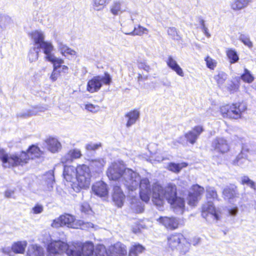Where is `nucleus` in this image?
<instances>
[{"label": "nucleus", "instance_id": "obj_1", "mask_svg": "<svg viewBox=\"0 0 256 256\" xmlns=\"http://www.w3.org/2000/svg\"><path fill=\"white\" fill-rule=\"evenodd\" d=\"M164 200L170 204L174 211L182 214L184 207L183 198L176 196V188L175 186L168 185L164 188L160 184L155 183L152 188V201L158 206H162Z\"/></svg>", "mask_w": 256, "mask_h": 256}, {"label": "nucleus", "instance_id": "obj_2", "mask_svg": "<svg viewBox=\"0 0 256 256\" xmlns=\"http://www.w3.org/2000/svg\"><path fill=\"white\" fill-rule=\"evenodd\" d=\"M74 247L61 240H54L50 242L47 246V256H56L66 252L68 256H78V252H74Z\"/></svg>", "mask_w": 256, "mask_h": 256}, {"label": "nucleus", "instance_id": "obj_3", "mask_svg": "<svg viewBox=\"0 0 256 256\" xmlns=\"http://www.w3.org/2000/svg\"><path fill=\"white\" fill-rule=\"evenodd\" d=\"M167 241V245L172 250L178 249L181 254H186L189 251L190 244L180 233L170 234L168 236Z\"/></svg>", "mask_w": 256, "mask_h": 256}, {"label": "nucleus", "instance_id": "obj_4", "mask_svg": "<svg viewBox=\"0 0 256 256\" xmlns=\"http://www.w3.org/2000/svg\"><path fill=\"white\" fill-rule=\"evenodd\" d=\"M140 176L138 173L131 168H127L125 170L120 182L130 191L136 190L140 183Z\"/></svg>", "mask_w": 256, "mask_h": 256}, {"label": "nucleus", "instance_id": "obj_5", "mask_svg": "<svg viewBox=\"0 0 256 256\" xmlns=\"http://www.w3.org/2000/svg\"><path fill=\"white\" fill-rule=\"evenodd\" d=\"M246 108V106L243 104H227L221 107L220 112L224 118L238 119L241 118L242 112Z\"/></svg>", "mask_w": 256, "mask_h": 256}, {"label": "nucleus", "instance_id": "obj_6", "mask_svg": "<svg viewBox=\"0 0 256 256\" xmlns=\"http://www.w3.org/2000/svg\"><path fill=\"white\" fill-rule=\"evenodd\" d=\"M91 176L90 170L86 165L82 164L77 166L76 179L80 188H88L90 184Z\"/></svg>", "mask_w": 256, "mask_h": 256}, {"label": "nucleus", "instance_id": "obj_7", "mask_svg": "<svg viewBox=\"0 0 256 256\" xmlns=\"http://www.w3.org/2000/svg\"><path fill=\"white\" fill-rule=\"evenodd\" d=\"M126 168L121 162H112L108 169L107 176L110 180L120 182V179H122Z\"/></svg>", "mask_w": 256, "mask_h": 256}, {"label": "nucleus", "instance_id": "obj_8", "mask_svg": "<svg viewBox=\"0 0 256 256\" xmlns=\"http://www.w3.org/2000/svg\"><path fill=\"white\" fill-rule=\"evenodd\" d=\"M41 152L40 148L36 146H32L26 152H22L18 156H17V166L26 164L30 159H34L40 156Z\"/></svg>", "mask_w": 256, "mask_h": 256}, {"label": "nucleus", "instance_id": "obj_9", "mask_svg": "<svg viewBox=\"0 0 256 256\" xmlns=\"http://www.w3.org/2000/svg\"><path fill=\"white\" fill-rule=\"evenodd\" d=\"M140 196L141 200L144 202L150 200L151 194V188L149 180L146 178H140Z\"/></svg>", "mask_w": 256, "mask_h": 256}, {"label": "nucleus", "instance_id": "obj_10", "mask_svg": "<svg viewBox=\"0 0 256 256\" xmlns=\"http://www.w3.org/2000/svg\"><path fill=\"white\" fill-rule=\"evenodd\" d=\"M74 217L70 214H66L61 216L57 219L54 220L52 226L54 228L66 226L68 228H76L74 224Z\"/></svg>", "mask_w": 256, "mask_h": 256}, {"label": "nucleus", "instance_id": "obj_11", "mask_svg": "<svg viewBox=\"0 0 256 256\" xmlns=\"http://www.w3.org/2000/svg\"><path fill=\"white\" fill-rule=\"evenodd\" d=\"M202 216L208 220H210L209 217L216 220H219L218 212L216 210L213 203L211 202H208V203L203 205Z\"/></svg>", "mask_w": 256, "mask_h": 256}, {"label": "nucleus", "instance_id": "obj_12", "mask_svg": "<svg viewBox=\"0 0 256 256\" xmlns=\"http://www.w3.org/2000/svg\"><path fill=\"white\" fill-rule=\"evenodd\" d=\"M204 192V188L198 184L194 185L188 198V204L192 206H196Z\"/></svg>", "mask_w": 256, "mask_h": 256}, {"label": "nucleus", "instance_id": "obj_13", "mask_svg": "<svg viewBox=\"0 0 256 256\" xmlns=\"http://www.w3.org/2000/svg\"><path fill=\"white\" fill-rule=\"evenodd\" d=\"M38 49L42 48L46 54V58L49 62H58L59 63L62 62V59L56 58L52 52L54 50V46L50 42H45L44 40L38 45Z\"/></svg>", "mask_w": 256, "mask_h": 256}, {"label": "nucleus", "instance_id": "obj_14", "mask_svg": "<svg viewBox=\"0 0 256 256\" xmlns=\"http://www.w3.org/2000/svg\"><path fill=\"white\" fill-rule=\"evenodd\" d=\"M212 148L217 152L224 154L230 150L228 141L223 138L217 137L212 142Z\"/></svg>", "mask_w": 256, "mask_h": 256}, {"label": "nucleus", "instance_id": "obj_15", "mask_svg": "<svg viewBox=\"0 0 256 256\" xmlns=\"http://www.w3.org/2000/svg\"><path fill=\"white\" fill-rule=\"evenodd\" d=\"M74 247V251L78 252V256H92L94 246L92 242H86L82 246L72 244Z\"/></svg>", "mask_w": 256, "mask_h": 256}, {"label": "nucleus", "instance_id": "obj_16", "mask_svg": "<svg viewBox=\"0 0 256 256\" xmlns=\"http://www.w3.org/2000/svg\"><path fill=\"white\" fill-rule=\"evenodd\" d=\"M92 190L100 198H106L108 193L106 184L102 181L96 182L92 186Z\"/></svg>", "mask_w": 256, "mask_h": 256}, {"label": "nucleus", "instance_id": "obj_17", "mask_svg": "<svg viewBox=\"0 0 256 256\" xmlns=\"http://www.w3.org/2000/svg\"><path fill=\"white\" fill-rule=\"evenodd\" d=\"M204 131L203 128L202 126H196L194 127L191 130L188 132L184 134V138L187 142L191 144H194L199 136Z\"/></svg>", "mask_w": 256, "mask_h": 256}, {"label": "nucleus", "instance_id": "obj_18", "mask_svg": "<svg viewBox=\"0 0 256 256\" xmlns=\"http://www.w3.org/2000/svg\"><path fill=\"white\" fill-rule=\"evenodd\" d=\"M109 256H125L127 251L125 246L120 242H117L110 247Z\"/></svg>", "mask_w": 256, "mask_h": 256}, {"label": "nucleus", "instance_id": "obj_19", "mask_svg": "<svg viewBox=\"0 0 256 256\" xmlns=\"http://www.w3.org/2000/svg\"><path fill=\"white\" fill-rule=\"evenodd\" d=\"M0 160L4 168L13 167L16 163V156H9L4 149L0 148Z\"/></svg>", "mask_w": 256, "mask_h": 256}, {"label": "nucleus", "instance_id": "obj_20", "mask_svg": "<svg viewBox=\"0 0 256 256\" xmlns=\"http://www.w3.org/2000/svg\"><path fill=\"white\" fill-rule=\"evenodd\" d=\"M158 220L168 229L173 230L178 228V222L175 218L161 216Z\"/></svg>", "mask_w": 256, "mask_h": 256}, {"label": "nucleus", "instance_id": "obj_21", "mask_svg": "<svg viewBox=\"0 0 256 256\" xmlns=\"http://www.w3.org/2000/svg\"><path fill=\"white\" fill-rule=\"evenodd\" d=\"M148 149L152 155V158H154L155 160L160 162L166 160L163 156L162 150L158 148L157 144H150L148 145Z\"/></svg>", "mask_w": 256, "mask_h": 256}, {"label": "nucleus", "instance_id": "obj_22", "mask_svg": "<svg viewBox=\"0 0 256 256\" xmlns=\"http://www.w3.org/2000/svg\"><path fill=\"white\" fill-rule=\"evenodd\" d=\"M124 198L125 196L120 188L118 186H114L113 188L112 198L118 206H122Z\"/></svg>", "mask_w": 256, "mask_h": 256}, {"label": "nucleus", "instance_id": "obj_23", "mask_svg": "<svg viewBox=\"0 0 256 256\" xmlns=\"http://www.w3.org/2000/svg\"><path fill=\"white\" fill-rule=\"evenodd\" d=\"M76 168L72 166H64V178L68 182H72L76 178Z\"/></svg>", "mask_w": 256, "mask_h": 256}, {"label": "nucleus", "instance_id": "obj_24", "mask_svg": "<svg viewBox=\"0 0 256 256\" xmlns=\"http://www.w3.org/2000/svg\"><path fill=\"white\" fill-rule=\"evenodd\" d=\"M224 197L225 199L230 200L238 196L237 187L233 184H230L225 188L222 192Z\"/></svg>", "mask_w": 256, "mask_h": 256}, {"label": "nucleus", "instance_id": "obj_25", "mask_svg": "<svg viewBox=\"0 0 256 256\" xmlns=\"http://www.w3.org/2000/svg\"><path fill=\"white\" fill-rule=\"evenodd\" d=\"M48 150L52 152H58L62 148L60 143L54 138H50L46 140Z\"/></svg>", "mask_w": 256, "mask_h": 256}, {"label": "nucleus", "instance_id": "obj_26", "mask_svg": "<svg viewBox=\"0 0 256 256\" xmlns=\"http://www.w3.org/2000/svg\"><path fill=\"white\" fill-rule=\"evenodd\" d=\"M166 62L168 66L174 71L178 75L180 76H184V73L182 68L172 56H168Z\"/></svg>", "mask_w": 256, "mask_h": 256}, {"label": "nucleus", "instance_id": "obj_27", "mask_svg": "<svg viewBox=\"0 0 256 256\" xmlns=\"http://www.w3.org/2000/svg\"><path fill=\"white\" fill-rule=\"evenodd\" d=\"M122 1H114L110 6V12L114 16H118L126 11V8L123 6Z\"/></svg>", "mask_w": 256, "mask_h": 256}, {"label": "nucleus", "instance_id": "obj_28", "mask_svg": "<svg viewBox=\"0 0 256 256\" xmlns=\"http://www.w3.org/2000/svg\"><path fill=\"white\" fill-rule=\"evenodd\" d=\"M126 117L128 118L126 126L127 128H130L138 119L140 112L138 110L130 111L126 114Z\"/></svg>", "mask_w": 256, "mask_h": 256}, {"label": "nucleus", "instance_id": "obj_29", "mask_svg": "<svg viewBox=\"0 0 256 256\" xmlns=\"http://www.w3.org/2000/svg\"><path fill=\"white\" fill-rule=\"evenodd\" d=\"M100 84L99 83L96 76H94L88 82L87 90L90 92H98L101 88Z\"/></svg>", "mask_w": 256, "mask_h": 256}, {"label": "nucleus", "instance_id": "obj_30", "mask_svg": "<svg viewBox=\"0 0 256 256\" xmlns=\"http://www.w3.org/2000/svg\"><path fill=\"white\" fill-rule=\"evenodd\" d=\"M57 43L58 50L63 56H66L68 55L74 56L76 54V52L74 50L68 47L62 42L58 40Z\"/></svg>", "mask_w": 256, "mask_h": 256}, {"label": "nucleus", "instance_id": "obj_31", "mask_svg": "<svg viewBox=\"0 0 256 256\" xmlns=\"http://www.w3.org/2000/svg\"><path fill=\"white\" fill-rule=\"evenodd\" d=\"M252 0H233L231 3V8L234 10H240L246 8Z\"/></svg>", "mask_w": 256, "mask_h": 256}, {"label": "nucleus", "instance_id": "obj_32", "mask_svg": "<svg viewBox=\"0 0 256 256\" xmlns=\"http://www.w3.org/2000/svg\"><path fill=\"white\" fill-rule=\"evenodd\" d=\"M245 151L242 150L241 152L238 154L236 160L234 161V164L239 166L242 167L248 165L249 161L247 159V155L244 153Z\"/></svg>", "mask_w": 256, "mask_h": 256}, {"label": "nucleus", "instance_id": "obj_33", "mask_svg": "<svg viewBox=\"0 0 256 256\" xmlns=\"http://www.w3.org/2000/svg\"><path fill=\"white\" fill-rule=\"evenodd\" d=\"M31 38L34 43V46L38 47L44 41V35L42 31L35 30L32 32Z\"/></svg>", "mask_w": 256, "mask_h": 256}, {"label": "nucleus", "instance_id": "obj_34", "mask_svg": "<svg viewBox=\"0 0 256 256\" xmlns=\"http://www.w3.org/2000/svg\"><path fill=\"white\" fill-rule=\"evenodd\" d=\"M44 249L36 245H32L28 249L27 256H44Z\"/></svg>", "mask_w": 256, "mask_h": 256}, {"label": "nucleus", "instance_id": "obj_35", "mask_svg": "<svg viewBox=\"0 0 256 256\" xmlns=\"http://www.w3.org/2000/svg\"><path fill=\"white\" fill-rule=\"evenodd\" d=\"M187 166L186 163L176 164L170 162L168 166V169L175 173H178L183 168Z\"/></svg>", "mask_w": 256, "mask_h": 256}, {"label": "nucleus", "instance_id": "obj_36", "mask_svg": "<svg viewBox=\"0 0 256 256\" xmlns=\"http://www.w3.org/2000/svg\"><path fill=\"white\" fill-rule=\"evenodd\" d=\"M99 83L100 84L101 86L102 84L110 85L112 82V78L110 74L108 72H104V75L97 76Z\"/></svg>", "mask_w": 256, "mask_h": 256}, {"label": "nucleus", "instance_id": "obj_37", "mask_svg": "<svg viewBox=\"0 0 256 256\" xmlns=\"http://www.w3.org/2000/svg\"><path fill=\"white\" fill-rule=\"evenodd\" d=\"M112 0H93V6L95 10L103 9Z\"/></svg>", "mask_w": 256, "mask_h": 256}, {"label": "nucleus", "instance_id": "obj_38", "mask_svg": "<svg viewBox=\"0 0 256 256\" xmlns=\"http://www.w3.org/2000/svg\"><path fill=\"white\" fill-rule=\"evenodd\" d=\"M148 30L147 28L138 25V27H135L131 32H125V34L133 36H142L144 34H148Z\"/></svg>", "mask_w": 256, "mask_h": 256}, {"label": "nucleus", "instance_id": "obj_39", "mask_svg": "<svg viewBox=\"0 0 256 256\" xmlns=\"http://www.w3.org/2000/svg\"><path fill=\"white\" fill-rule=\"evenodd\" d=\"M40 49L36 46L31 48L29 51L28 58L30 62L36 61L38 57Z\"/></svg>", "mask_w": 256, "mask_h": 256}, {"label": "nucleus", "instance_id": "obj_40", "mask_svg": "<svg viewBox=\"0 0 256 256\" xmlns=\"http://www.w3.org/2000/svg\"><path fill=\"white\" fill-rule=\"evenodd\" d=\"M144 250V248L140 244L133 246L130 250L128 256H138L139 254L142 252Z\"/></svg>", "mask_w": 256, "mask_h": 256}, {"label": "nucleus", "instance_id": "obj_41", "mask_svg": "<svg viewBox=\"0 0 256 256\" xmlns=\"http://www.w3.org/2000/svg\"><path fill=\"white\" fill-rule=\"evenodd\" d=\"M44 110L45 108L43 107L34 108L32 110H28L26 113L20 114V116L24 118L30 116L36 115L38 113V112H44Z\"/></svg>", "mask_w": 256, "mask_h": 256}, {"label": "nucleus", "instance_id": "obj_42", "mask_svg": "<svg viewBox=\"0 0 256 256\" xmlns=\"http://www.w3.org/2000/svg\"><path fill=\"white\" fill-rule=\"evenodd\" d=\"M94 256H109V254L104 246L99 245L96 248Z\"/></svg>", "mask_w": 256, "mask_h": 256}, {"label": "nucleus", "instance_id": "obj_43", "mask_svg": "<svg viewBox=\"0 0 256 256\" xmlns=\"http://www.w3.org/2000/svg\"><path fill=\"white\" fill-rule=\"evenodd\" d=\"M226 54L228 58L230 60V63H235L239 60L238 54L234 50H228Z\"/></svg>", "mask_w": 256, "mask_h": 256}, {"label": "nucleus", "instance_id": "obj_44", "mask_svg": "<svg viewBox=\"0 0 256 256\" xmlns=\"http://www.w3.org/2000/svg\"><path fill=\"white\" fill-rule=\"evenodd\" d=\"M242 79L245 82L251 83L254 80V76L246 68H244V73L241 76Z\"/></svg>", "mask_w": 256, "mask_h": 256}, {"label": "nucleus", "instance_id": "obj_45", "mask_svg": "<svg viewBox=\"0 0 256 256\" xmlns=\"http://www.w3.org/2000/svg\"><path fill=\"white\" fill-rule=\"evenodd\" d=\"M106 162L103 159L98 158L96 160H92L90 161V166L92 167L98 168V169L102 168L105 164Z\"/></svg>", "mask_w": 256, "mask_h": 256}, {"label": "nucleus", "instance_id": "obj_46", "mask_svg": "<svg viewBox=\"0 0 256 256\" xmlns=\"http://www.w3.org/2000/svg\"><path fill=\"white\" fill-rule=\"evenodd\" d=\"M241 184L244 185H246L250 188L255 189V183L251 180L248 176H244L241 178Z\"/></svg>", "mask_w": 256, "mask_h": 256}, {"label": "nucleus", "instance_id": "obj_47", "mask_svg": "<svg viewBox=\"0 0 256 256\" xmlns=\"http://www.w3.org/2000/svg\"><path fill=\"white\" fill-rule=\"evenodd\" d=\"M227 78V75L224 72H220L218 75L215 76L214 78L219 86L222 85Z\"/></svg>", "mask_w": 256, "mask_h": 256}, {"label": "nucleus", "instance_id": "obj_48", "mask_svg": "<svg viewBox=\"0 0 256 256\" xmlns=\"http://www.w3.org/2000/svg\"><path fill=\"white\" fill-rule=\"evenodd\" d=\"M167 32L172 38L175 40H180L181 38L178 35L176 29L174 27H170L168 28Z\"/></svg>", "mask_w": 256, "mask_h": 256}, {"label": "nucleus", "instance_id": "obj_49", "mask_svg": "<svg viewBox=\"0 0 256 256\" xmlns=\"http://www.w3.org/2000/svg\"><path fill=\"white\" fill-rule=\"evenodd\" d=\"M62 62H51L54 66L60 70V74H66L68 71V68L64 65H62L64 63V60H62Z\"/></svg>", "mask_w": 256, "mask_h": 256}, {"label": "nucleus", "instance_id": "obj_50", "mask_svg": "<svg viewBox=\"0 0 256 256\" xmlns=\"http://www.w3.org/2000/svg\"><path fill=\"white\" fill-rule=\"evenodd\" d=\"M239 39L242 41L246 46L251 48L252 46V44L250 40V37L248 35L240 34L239 36Z\"/></svg>", "mask_w": 256, "mask_h": 256}, {"label": "nucleus", "instance_id": "obj_51", "mask_svg": "<svg viewBox=\"0 0 256 256\" xmlns=\"http://www.w3.org/2000/svg\"><path fill=\"white\" fill-rule=\"evenodd\" d=\"M206 196L208 198L212 200L218 198L217 192L214 188L208 187L206 188Z\"/></svg>", "mask_w": 256, "mask_h": 256}, {"label": "nucleus", "instance_id": "obj_52", "mask_svg": "<svg viewBox=\"0 0 256 256\" xmlns=\"http://www.w3.org/2000/svg\"><path fill=\"white\" fill-rule=\"evenodd\" d=\"M2 252L8 255L9 256H14L16 254V246L15 244H14L12 248H4L1 249Z\"/></svg>", "mask_w": 256, "mask_h": 256}, {"label": "nucleus", "instance_id": "obj_53", "mask_svg": "<svg viewBox=\"0 0 256 256\" xmlns=\"http://www.w3.org/2000/svg\"><path fill=\"white\" fill-rule=\"evenodd\" d=\"M132 208L137 213L142 212L144 210V206L140 202H136V203L132 202Z\"/></svg>", "mask_w": 256, "mask_h": 256}, {"label": "nucleus", "instance_id": "obj_54", "mask_svg": "<svg viewBox=\"0 0 256 256\" xmlns=\"http://www.w3.org/2000/svg\"><path fill=\"white\" fill-rule=\"evenodd\" d=\"M26 245L27 242L25 240L17 242V254L24 253Z\"/></svg>", "mask_w": 256, "mask_h": 256}, {"label": "nucleus", "instance_id": "obj_55", "mask_svg": "<svg viewBox=\"0 0 256 256\" xmlns=\"http://www.w3.org/2000/svg\"><path fill=\"white\" fill-rule=\"evenodd\" d=\"M60 75V70L54 65V70L50 76V79L52 82H55L59 78Z\"/></svg>", "mask_w": 256, "mask_h": 256}, {"label": "nucleus", "instance_id": "obj_56", "mask_svg": "<svg viewBox=\"0 0 256 256\" xmlns=\"http://www.w3.org/2000/svg\"><path fill=\"white\" fill-rule=\"evenodd\" d=\"M85 108L89 112H96L100 110V106L98 105H94L91 104L85 105Z\"/></svg>", "mask_w": 256, "mask_h": 256}, {"label": "nucleus", "instance_id": "obj_57", "mask_svg": "<svg viewBox=\"0 0 256 256\" xmlns=\"http://www.w3.org/2000/svg\"><path fill=\"white\" fill-rule=\"evenodd\" d=\"M101 143L94 144L90 142L86 146V148L88 150H98V148L101 147Z\"/></svg>", "mask_w": 256, "mask_h": 256}, {"label": "nucleus", "instance_id": "obj_58", "mask_svg": "<svg viewBox=\"0 0 256 256\" xmlns=\"http://www.w3.org/2000/svg\"><path fill=\"white\" fill-rule=\"evenodd\" d=\"M73 159L69 152L65 154L61 158V162L63 164H70L73 161Z\"/></svg>", "mask_w": 256, "mask_h": 256}, {"label": "nucleus", "instance_id": "obj_59", "mask_svg": "<svg viewBox=\"0 0 256 256\" xmlns=\"http://www.w3.org/2000/svg\"><path fill=\"white\" fill-rule=\"evenodd\" d=\"M73 160L80 158L82 154L80 150L74 148L68 151Z\"/></svg>", "mask_w": 256, "mask_h": 256}, {"label": "nucleus", "instance_id": "obj_60", "mask_svg": "<svg viewBox=\"0 0 256 256\" xmlns=\"http://www.w3.org/2000/svg\"><path fill=\"white\" fill-rule=\"evenodd\" d=\"M205 60L206 62V66L208 68L214 69V68L216 66V62L210 56H207Z\"/></svg>", "mask_w": 256, "mask_h": 256}, {"label": "nucleus", "instance_id": "obj_61", "mask_svg": "<svg viewBox=\"0 0 256 256\" xmlns=\"http://www.w3.org/2000/svg\"><path fill=\"white\" fill-rule=\"evenodd\" d=\"M50 177L48 180V190H51L53 188V184L54 182V176L53 172H50L48 174Z\"/></svg>", "mask_w": 256, "mask_h": 256}, {"label": "nucleus", "instance_id": "obj_62", "mask_svg": "<svg viewBox=\"0 0 256 256\" xmlns=\"http://www.w3.org/2000/svg\"><path fill=\"white\" fill-rule=\"evenodd\" d=\"M138 68L140 69H143L147 72H148L150 70V66L144 62H139L138 63Z\"/></svg>", "mask_w": 256, "mask_h": 256}, {"label": "nucleus", "instance_id": "obj_63", "mask_svg": "<svg viewBox=\"0 0 256 256\" xmlns=\"http://www.w3.org/2000/svg\"><path fill=\"white\" fill-rule=\"evenodd\" d=\"M32 211L34 214H40L43 211V206L40 204H37L32 208Z\"/></svg>", "mask_w": 256, "mask_h": 256}, {"label": "nucleus", "instance_id": "obj_64", "mask_svg": "<svg viewBox=\"0 0 256 256\" xmlns=\"http://www.w3.org/2000/svg\"><path fill=\"white\" fill-rule=\"evenodd\" d=\"M90 210V208L88 204L86 203L83 204L81 206V210L84 213H88Z\"/></svg>", "mask_w": 256, "mask_h": 256}]
</instances>
